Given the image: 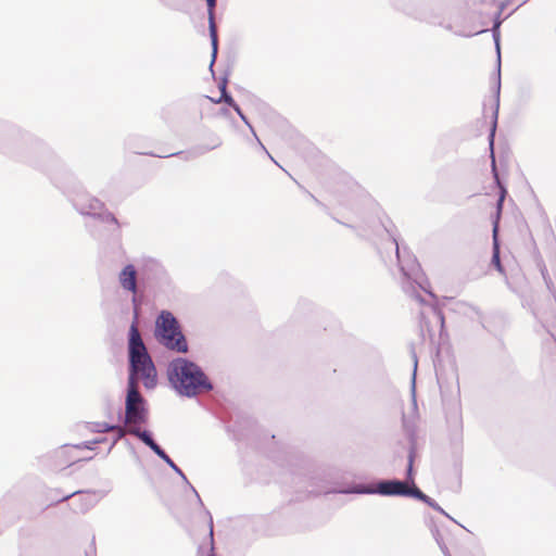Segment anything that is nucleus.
<instances>
[{
  "label": "nucleus",
  "mask_w": 556,
  "mask_h": 556,
  "mask_svg": "<svg viewBox=\"0 0 556 556\" xmlns=\"http://www.w3.org/2000/svg\"><path fill=\"white\" fill-rule=\"evenodd\" d=\"M413 361H414V370H413V377H412V395L413 400L415 401V381H416V371H417V365L418 359L415 352H413Z\"/></svg>",
  "instance_id": "a878e982"
},
{
  "label": "nucleus",
  "mask_w": 556,
  "mask_h": 556,
  "mask_svg": "<svg viewBox=\"0 0 556 556\" xmlns=\"http://www.w3.org/2000/svg\"><path fill=\"white\" fill-rule=\"evenodd\" d=\"M148 420V410L146 408V401L139 392L138 384L127 383V394L125 402V424H127V431L131 427L139 428L138 425L146 424Z\"/></svg>",
  "instance_id": "0eeeda50"
},
{
  "label": "nucleus",
  "mask_w": 556,
  "mask_h": 556,
  "mask_svg": "<svg viewBox=\"0 0 556 556\" xmlns=\"http://www.w3.org/2000/svg\"><path fill=\"white\" fill-rule=\"evenodd\" d=\"M222 144H223L222 138L217 135H212L210 137V143L206 146L197 147L195 151L198 152V154H203V153H206L208 151L219 148Z\"/></svg>",
  "instance_id": "aec40b11"
},
{
  "label": "nucleus",
  "mask_w": 556,
  "mask_h": 556,
  "mask_svg": "<svg viewBox=\"0 0 556 556\" xmlns=\"http://www.w3.org/2000/svg\"><path fill=\"white\" fill-rule=\"evenodd\" d=\"M415 459V442L412 437V445L408 453V464L406 469V480L388 479L379 480L374 485H359L351 491H344L345 493H357V494H379L383 496H419L421 494L414 482L413 477V464Z\"/></svg>",
  "instance_id": "20e7f679"
},
{
  "label": "nucleus",
  "mask_w": 556,
  "mask_h": 556,
  "mask_svg": "<svg viewBox=\"0 0 556 556\" xmlns=\"http://www.w3.org/2000/svg\"><path fill=\"white\" fill-rule=\"evenodd\" d=\"M116 425H111L108 422H91L89 424V430L96 433H105L115 430Z\"/></svg>",
  "instance_id": "412c9836"
},
{
  "label": "nucleus",
  "mask_w": 556,
  "mask_h": 556,
  "mask_svg": "<svg viewBox=\"0 0 556 556\" xmlns=\"http://www.w3.org/2000/svg\"><path fill=\"white\" fill-rule=\"evenodd\" d=\"M495 130H496V121L493 123V127H492L491 132L489 135V148H490V152H491L492 173H493L494 179L498 182V173H497L496 161H495V155H494Z\"/></svg>",
  "instance_id": "a211bd4d"
},
{
  "label": "nucleus",
  "mask_w": 556,
  "mask_h": 556,
  "mask_svg": "<svg viewBox=\"0 0 556 556\" xmlns=\"http://www.w3.org/2000/svg\"><path fill=\"white\" fill-rule=\"evenodd\" d=\"M241 121L248 126V128L250 129L254 140H255V143L257 144V147L264 151L271 160H274L271 157V155L268 153V151L266 150L265 146L262 143V141L260 140L258 136L256 135L255 132V129L254 127L251 125V123L249 122L248 117L247 116H242Z\"/></svg>",
  "instance_id": "4be33fe9"
},
{
  "label": "nucleus",
  "mask_w": 556,
  "mask_h": 556,
  "mask_svg": "<svg viewBox=\"0 0 556 556\" xmlns=\"http://www.w3.org/2000/svg\"><path fill=\"white\" fill-rule=\"evenodd\" d=\"M128 384H138V380L142 379L147 389L156 386V369L141 338L137 320L132 321L128 332Z\"/></svg>",
  "instance_id": "7ed1b4c3"
},
{
  "label": "nucleus",
  "mask_w": 556,
  "mask_h": 556,
  "mask_svg": "<svg viewBox=\"0 0 556 556\" xmlns=\"http://www.w3.org/2000/svg\"><path fill=\"white\" fill-rule=\"evenodd\" d=\"M68 498H73L72 505L76 511L84 513L88 510L92 505V496L80 491H74L63 495L62 501Z\"/></svg>",
  "instance_id": "dca6fc26"
},
{
  "label": "nucleus",
  "mask_w": 556,
  "mask_h": 556,
  "mask_svg": "<svg viewBox=\"0 0 556 556\" xmlns=\"http://www.w3.org/2000/svg\"><path fill=\"white\" fill-rule=\"evenodd\" d=\"M485 30L484 29H481V30H477L473 33V35H478V34H481V33H484Z\"/></svg>",
  "instance_id": "f704fd0d"
},
{
  "label": "nucleus",
  "mask_w": 556,
  "mask_h": 556,
  "mask_svg": "<svg viewBox=\"0 0 556 556\" xmlns=\"http://www.w3.org/2000/svg\"><path fill=\"white\" fill-rule=\"evenodd\" d=\"M217 0H206L207 5V18H208V31L211 38L212 46V60L210 64V70L213 72V65L217 58L218 53V37H217V27L215 23V8Z\"/></svg>",
  "instance_id": "ddd939ff"
},
{
  "label": "nucleus",
  "mask_w": 556,
  "mask_h": 556,
  "mask_svg": "<svg viewBox=\"0 0 556 556\" xmlns=\"http://www.w3.org/2000/svg\"><path fill=\"white\" fill-rule=\"evenodd\" d=\"M227 83H228L227 77H223L220 79V81L218 83V89L220 92L224 90H227Z\"/></svg>",
  "instance_id": "c85d7f7f"
},
{
  "label": "nucleus",
  "mask_w": 556,
  "mask_h": 556,
  "mask_svg": "<svg viewBox=\"0 0 556 556\" xmlns=\"http://www.w3.org/2000/svg\"><path fill=\"white\" fill-rule=\"evenodd\" d=\"M176 154H177V153H170L168 156H174V155H176Z\"/></svg>",
  "instance_id": "e433bc0d"
},
{
  "label": "nucleus",
  "mask_w": 556,
  "mask_h": 556,
  "mask_svg": "<svg viewBox=\"0 0 556 556\" xmlns=\"http://www.w3.org/2000/svg\"><path fill=\"white\" fill-rule=\"evenodd\" d=\"M86 556H96V554H94V552L93 553L86 552Z\"/></svg>",
  "instance_id": "c9c22d12"
},
{
  "label": "nucleus",
  "mask_w": 556,
  "mask_h": 556,
  "mask_svg": "<svg viewBox=\"0 0 556 556\" xmlns=\"http://www.w3.org/2000/svg\"><path fill=\"white\" fill-rule=\"evenodd\" d=\"M129 434L137 437L147 446H149L163 462H165L184 481L188 483V480L182 470L172 460L166 452L154 441L152 433L148 430H141L140 428L131 427Z\"/></svg>",
  "instance_id": "1a4fd4ad"
},
{
  "label": "nucleus",
  "mask_w": 556,
  "mask_h": 556,
  "mask_svg": "<svg viewBox=\"0 0 556 556\" xmlns=\"http://www.w3.org/2000/svg\"><path fill=\"white\" fill-rule=\"evenodd\" d=\"M506 5H507V2H501V3H500V5H498V10H497L498 15H501V14H502V12H503V11H504V9L506 8Z\"/></svg>",
  "instance_id": "2f4dec72"
},
{
  "label": "nucleus",
  "mask_w": 556,
  "mask_h": 556,
  "mask_svg": "<svg viewBox=\"0 0 556 556\" xmlns=\"http://www.w3.org/2000/svg\"><path fill=\"white\" fill-rule=\"evenodd\" d=\"M452 526L453 528L450 529L446 527V523H441V527L434 523L431 528V533L444 556H451L447 544L452 543L454 538L463 536L466 532H471L463 523H452Z\"/></svg>",
  "instance_id": "6e6552de"
},
{
  "label": "nucleus",
  "mask_w": 556,
  "mask_h": 556,
  "mask_svg": "<svg viewBox=\"0 0 556 556\" xmlns=\"http://www.w3.org/2000/svg\"><path fill=\"white\" fill-rule=\"evenodd\" d=\"M155 336L160 343L168 350L187 353L188 343L181 331L180 325L174 314L162 311L155 320Z\"/></svg>",
  "instance_id": "39448f33"
},
{
  "label": "nucleus",
  "mask_w": 556,
  "mask_h": 556,
  "mask_svg": "<svg viewBox=\"0 0 556 556\" xmlns=\"http://www.w3.org/2000/svg\"><path fill=\"white\" fill-rule=\"evenodd\" d=\"M91 441H86V442H83V443H79V444H75V448L76 450H81V448H88V450H93L94 448V444H90Z\"/></svg>",
  "instance_id": "bb28decb"
},
{
  "label": "nucleus",
  "mask_w": 556,
  "mask_h": 556,
  "mask_svg": "<svg viewBox=\"0 0 556 556\" xmlns=\"http://www.w3.org/2000/svg\"><path fill=\"white\" fill-rule=\"evenodd\" d=\"M527 1H528V0H523V1L521 2V4H520V5H522V4H523V3H526Z\"/></svg>",
  "instance_id": "4c0bfd02"
},
{
  "label": "nucleus",
  "mask_w": 556,
  "mask_h": 556,
  "mask_svg": "<svg viewBox=\"0 0 556 556\" xmlns=\"http://www.w3.org/2000/svg\"><path fill=\"white\" fill-rule=\"evenodd\" d=\"M103 441H104V439H96V440H92L90 444H94V446H96L97 444H100Z\"/></svg>",
  "instance_id": "473e14b6"
},
{
  "label": "nucleus",
  "mask_w": 556,
  "mask_h": 556,
  "mask_svg": "<svg viewBox=\"0 0 556 556\" xmlns=\"http://www.w3.org/2000/svg\"><path fill=\"white\" fill-rule=\"evenodd\" d=\"M118 283L121 288L132 294L131 302L135 306V320L138 318V301H137V292H138V271L132 264L125 265L122 270L118 273Z\"/></svg>",
  "instance_id": "9b49d317"
},
{
  "label": "nucleus",
  "mask_w": 556,
  "mask_h": 556,
  "mask_svg": "<svg viewBox=\"0 0 556 556\" xmlns=\"http://www.w3.org/2000/svg\"><path fill=\"white\" fill-rule=\"evenodd\" d=\"M167 377L172 387L182 396L193 397L213 390V384L202 368L185 357L174 358L168 364Z\"/></svg>",
  "instance_id": "f03ea898"
},
{
  "label": "nucleus",
  "mask_w": 556,
  "mask_h": 556,
  "mask_svg": "<svg viewBox=\"0 0 556 556\" xmlns=\"http://www.w3.org/2000/svg\"><path fill=\"white\" fill-rule=\"evenodd\" d=\"M496 185L500 187L501 189V193H500V197H498V200H497V203H496V208H497V214L501 213L502 211V207H503V202H504V199H505V195H506V189L505 187L501 184V181L498 180V182L495 180Z\"/></svg>",
  "instance_id": "b1692460"
},
{
  "label": "nucleus",
  "mask_w": 556,
  "mask_h": 556,
  "mask_svg": "<svg viewBox=\"0 0 556 556\" xmlns=\"http://www.w3.org/2000/svg\"><path fill=\"white\" fill-rule=\"evenodd\" d=\"M74 445L64 444L52 453L53 464L58 467H66L76 463L79 458L74 455Z\"/></svg>",
  "instance_id": "2eb2a0df"
},
{
  "label": "nucleus",
  "mask_w": 556,
  "mask_h": 556,
  "mask_svg": "<svg viewBox=\"0 0 556 556\" xmlns=\"http://www.w3.org/2000/svg\"><path fill=\"white\" fill-rule=\"evenodd\" d=\"M192 490L195 493V496L198 498V502H199V505H200V509H201L199 518L201 519V521H213V517H212L211 513L203 507L199 494L195 492V490L193 488H192Z\"/></svg>",
  "instance_id": "5701e85b"
},
{
  "label": "nucleus",
  "mask_w": 556,
  "mask_h": 556,
  "mask_svg": "<svg viewBox=\"0 0 556 556\" xmlns=\"http://www.w3.org/2000/svg\"><path fill=\"white\" fill-rule=\"evenodd\" d=\"M194 534H203V541L198 543L197 556H216L214 549V523H194Z\"/></svg>",
  "instance_id": "f8f14e48"
},
{
  "label": "nucleus",
  "mask_w": 556,
  "mask_h": 556,
  "mask_svg": "<svg viewBox=\"0 0 556 556\" xmlns=\"http://www.w3.org/2000/svg\"><path fill=\"white\" fill-rule=\"evenodd\" d=\"M503 23V20L501 18V15H498V12L494 16V22L492 26V37L495 43V49L497 53V77H496V84H495V94H496V109L498 108L500 102V92H501V49H500V27ZM497 116V110L495 111V117Z\"/></svg>",
  "instance_id": "4468645a"
},
{
  "label": "nucleus",
  "mask_w": 556,
  "mask_h": 556,
  "mask_svg": "<svg viewBox=\"0 0 556 556\" xmlns=\"http://www.w3.org/2000/svg\"><path fill=\"white\" fill-rule=\"evenodd\" d=\"M230 108L233 109V111L238 114L240 118H242V116H245L241 108L237 104V102L235 103V105H231Z\"/></svg>",
  "instance_id": "c756f323"
},
{
  "label": "nucleus",
  "mask_w": 556,
  "mask_h": 556,
  "mask_svg": "<svg viewBox=\"0 0 556 556\" xmlns=\"http://www.w3.org/2000/svg\"><path fill=\"white\" fill-rule=\"evenodd\" d=\"M380 207L371 199L365 198L354 203L350 208L349 223H343L348 227L357 231L361 237L369 238L371 232L383 230L387 239L379 253L384 262L392 261V254L396 260L397 266L402 273V289L415 300L420 306L419 328L424 340L429 339L431 344H441L444 340V316L442 311L432 303H426L419 293V289L428 293L435 300V295L426 289L420 280V265L415 256L406 249L401 250L400 244L380 215Z\"/></svg>",
  "instance_id": "f257e3e1"
},
{
  "label": "nucleus",
  "mask_w": 556,
  "mask_h": 556,
  "mask_svg": "<svg viewBox=\"0 0 556 556\" xmlns=\"http://www.w3.org/2000/svg\"><path fill=\"white\" fill-rule=\"evenodd\" d=\"M216 102L217 103L225 102L229 106L235 105V103H236L232 96L227 90H224L220 92V98Z\"/></svg>",
  "instance_id": "393cba45"
},
{
  "label": "nucleus",
  "mask_w": 556,
  "mask_h": 556,
  "mask_svg": "<svg viewBox=\"0 0 556 556\" xmlns=\"http://www.w3.org/2000/svg\"><path fill=\"white\" fill-rule=\"evenodd\" d=\"M492 264L495 266L496 270L501 274H504V268L500 258V245L497 240V223H494L493 226V253H492Z\"/></svg>",
  "instance_id": "f3484780"
},
{
  "label": "nucleus",
  "mask_w": 556,
  "mask_h": 556,
  "mask_svg": "<svg viewBox=\"0 0 556 556\" xmlns=\"http://www.w3.org/2000/svg\"><path fill=\"white\" fill-rule=\"evenodd\" d=\"M407 14L413 15L415 18L442 26L445 17L448 20L454 17L455 8L450 3L438 2L433 5L430 13L426 11H407Z\"/></svg>",
  "instance_id": "9d476101"
},
{
  "label": "nucleus",
  "mask_w": 556,
  "mask_h": 556,
  "mask_svg": "<svg viewBox=\"0 0 556 556\" xmlns=\"http://www.w3.org/2000/svg\"><path fill=\"white\" fill-rule=\"evenodd\" d=\"M414 498L420 500L424 503H426L428 506L432 507L433 509L438 510L440 514H442L445 518H447L450 521H457L453 517H451L442 507H440L434 500H432L430 496L426 495L424 492L419 496H413Z\"/></svg>",
  "instance_id": "6ab92c4d"
},
{
  "label": "nucleus",
  "mask_w": 556,
  "mask_h": 556,
  "mask_svg": "<svg viewBox=\"0 0 556 556\" xmlns=\"http://www.w3.org/2000/svg\"><path fill=\"white\" fill-rule=\"evenodd\" d=\"M230 108L233 109V111L238 114L240 118H242V116H245L241 108L237 104V102L235 103V105H231Z\"/></svg>",
  "instance_id": "7c9ffc66"
},
{
  "label": "nucleus",
  "mask_w": 556,
  "mask_h": 556,
  "mask_svg": "<svg viewBox=\"0 0 556 556\" xmlns=\"http://www.w3.org/2000/svg\"><path fill=\"white\" fill-rule=\"evenodd\" d=\"M220 113L226 116L229 114V111L227 109H222Z\"/></svg>",
  "instance_id": "72a5a7b5"
},
{
  "label": "nucleus",
  "mask_w": 556,
  "mask_h": 556,
  "mask_svg": "<svg viewBox=\"0 0 556 556\" xmlns=\"http://www.w3.org/2000/svg\"><path fill=\"white\" fill-rule=\"evenodd\" d=\"M114 431H116V432H117V438H116V440L113 442V445L115 444V442H116L117 440L122 439V438L125 435V433H126V432L128 433V431H127V430H125L124 428H122V427H119V426H117V425H116V428H115V430H114Z\"/></svg>",
  "instance_id": "cd10ccee"
},
{
  "label": "nucleus",
  "mask_w": 556,
  "mask_h": 556,
  "mask_svg": "<svg viewBox=\"0 0 556 556\" xmlns=\"http://www.w3.org/2000/svg\"><path fill=\"white\" fill-rule=\"evenodd\" d=\"M75 210L83 216L91 217L103 224L112 226V232H117L121 224L115 215L110 212L104 202L90 194H76L71 198Z\"/></svg>",
  "instance_id": "423d86ee"
}]
</instances>
